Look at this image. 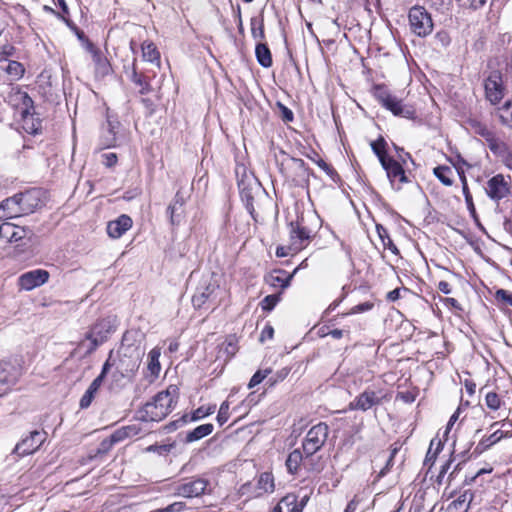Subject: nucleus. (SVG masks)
I'll return each mask as SVG.
<instances>
[{
  "instance_id": "15",
  "label": "nucleus",
  "mask_w": 512,
  "mask_h": 512,
  "mask_svg": "<svg viewBox=\"0 0 512 512\" xmlns=\"http://www.w3.org/2000/svg\"><path fill=\"white\" fill-rule=\"evenodd\" d=\"M381 404V398L375 391L365 390L349 404L351 410L367 411L375 405Z\"/></svg>"
},
{
  "instance_id": "10",
  "label": "nucleus",
  "mask_w": 512,
  "mask_h": 512,
  "mask_svg": "<svg viewBox=\"0 0 512 512\" xmlns=\"http://www.w3.org/2000/svg\"><path fill=\"white\" fill-rule=\"evenodd\" d=\"M45 439L46 433L44 431L34 430L15 446L13 453L20 457L32 454L43 444Z\"/></svg>"
},
{
  "instance_id": "18",
  "label": "nucleus",
  "mask_w": 512,
  "mask_h": 512,
  "mask_svg": "<svg viewBox=\"0 0 512 512\" xmlns=\"http://www.w3.org/2000/svg\"><path fill=\"white\" fill-rule=\"evenodd\" d=\"M319 450L320 443L304 440L301 452L305 459V468L308 470H314L318 466L320 462Z\"/></svg>"
},
{
  "instance_id": "51",
  "label": "nucleus",
  "mask_w": 512,
  "mask_h": 512,
  "mask_svg": "<svg viewBox=\"0 0 512 512\" xmlns=\"http://www.w3.org/2000/svg\"><path fill=\"white\" fill-rule=\"evenodd\" d=\"M500 425L499 430L503 433L505 438L512 437V421L503 420L492 424V428Z\"/></svg>"
},
{
  "instance_id": "21",
  "label": "nucleus",
  "mask_w": 512,
  "mask_h": 512,
  "mask_svg": "<svg viewBox=\"0 0 512 512\" xmlns=\"http://www.w3.org/2000/svg\"><path fill=\"white\" fill-rule=\"evenodd\" d=\"M26 229L21 226L14 225L10 222H4L0 225V237L7 242L16 243L26 236Z\"/></svg>"
},
{
  "instance_id": "24",
  "label": "nucleus",
  "mask_w": 512,
  "mask_h": 512,
  "mask_svg": "<svg viewBox=\"0 0 512 512\" xmlns=\"http://www.w3.org/2000/svg\"><path fill=\"white\" fill-rule=\"evenodd\" d=\"M381 165L386 171L387 177L390 179L391 183H393L396 179H398L400 183H406L408 181L402 165L392 157H389L385 161V164Z\"/></svg>"
},
{
  "instance_id": "35",
  "label": "nucleus",
  "mask_w": 512,
  "mask_h": 512,
  "mask_svg": "<svg viewBox=\"0 0 512 512\" xmlns=\"http://www.w3.org/2000/svg\"><path fill=\"white\" fill-rule=\"evenodd\" d=\"M215 410H216V405H209L207 407L201 406V407L197 408L195 411H193L191 416L184 415L182 417V421L185 423L190 422V421H198L200 419L205 418L206 416L213 414L215 412Z\"/></svg>"
},
{
  "instance_id": "34",
  "label": "nucleus",
  "mask_w": 512,
  "mask_h": 512,
  "mask_svg": "<svg viewBox=\"0 0 512 512\" xmlns=\"http://www.w3.org/2000/svg\"><path fill=\"white\" fill-rule=\"evenodd\" d=\"M255 54L258 63L265 68L272 65L271 52L266 44L258 43L255 48Z\"/></svg>"
},
{
  "instance_id": "12",
  "label": "nucleus",
  "mask_w": 512,
  "mask_h": 512,
  "mask_svg": "<svg viewBox=\"0 0 512 512\" xmlns=\"http://www.w3.org/2000/svg\"><path fill=\"white\" fill-rule=\"evenodd\" d=\"M49 279V272L44 269H35L23 273L18 279L20 289L25 291L33 290L43 284Z\"/></svg>"
},
{
  "instance_id": "1",
  "label": "nucleus",
  "mask_w": 512,
  "mask_h": 512,
  "mask_svg": "<svg viewBox=\"0 0 512 512\" xmlns=\"http://www.w3.org/2000/svg\"><path fill=\"white\" fill-rule=\"evenodd\" d=\"M179 397V389L170 385L166 390L157 393L142 409V419L145 421H161L175 408Z\"/></svg>"
},
{
  "instance_id": "13",
  "label": "nucleus",
  "mask_w": 512,
  "mask_h": 512,
  "mask_svg": "<svg viewBox=\"0 0 512 512\" xmlns=\"http://www.w3.org/2000/svg\"><path fill=\"white\" fill-rule=\"evenodd\" d=\"M485 190L492 200L499 201L510 194V185L502 174H497L487 181Z\"/></svg>"
},
{
  "instance_id": "20",
  "label": "nucleus",
  "mask_w": 512,
  "mask_h": 512,
  "mask_svg": "<svg viewBox=\"0 0 512 512\" xmlns=\"http://www.w3.org/2000/svg\"><path fill=\"white\" fill-rule=\"evenodd\" d=\"M307 495H304L300 502L295 494H287L274 507L272 512H302Z\"/></svg>"
},
{
  "instance_id": "52",
  "label": "nucleus",
  "mask_w": 512,
  "mask_h": 512,
  "mask_svg": "<svg viewBox=\"0 0 512 512\" xmlns=\"http://www.w3.org/2000/svg\"><path fill=\"white\" fill-rule=\"evenodd\" d=\"M433 443H434V441H431L430 448H429V450L426 454V458H425V464L430 463L431 466L434 464V462L436 460V455L442 449V443H441V441H439L435 452H432Z\"/></svg>"
},
{
  "instance_id": "25",
  "label": "nucleus",
  "mask_w": 512,
  "mask_h": 512,
  "mask_svg": "<svg viewBox=\"0 0 512 512\" xmlns=\"http://www.w3.org/2000/svg\"><path fill=\"white\" fill-rule=\"evenodd\" d=\"M296 271L297 269H295L293 273L288 274L285 270L275 269L266 277V281L275 288L279 287L285 289L290 285V281Z\"/></svg>"
},
{
  "instance_id": "63",
  "label": "nucleus",
  "mask_w": 512,
  "mask_h": 512,
  "mask_svg": "<svg viewBox=\"0 0 512 512\" xmlns=\"http://www.w3.org/2000/svg\"><path fill=\"white\" fill-rule=\"evenodd\" d=\"M502 438H505L503 433L499 430V429H496L488 438H487V446H491L495 443H497L498 441H500Z\"/></svg>"
},
{
  "instance_id": "17",
  "label": "nucleus",
  "mask_w": 512,
  "mask_h": 512,
  "mask_svg": "<svg viewBox=\"0 0 512 512\" xmlns=\"http://www.w3.org/2000/svg\"><path fill=\"white\" fill-rule=\"evenodd\" d=\"M186 198L179 190L176 192L173 202L167 208V214L170 218V223L175 226L179 225L184 218V204Z\"/></svg>"
},
{
  "instance_id": "3",
  "label": "nucleus",
  "mask_w": 512,
  "mask_h": 512,
  "mask_svg": "<svg viewBox=\"0 0 512 512\" xmlns=\"http://www.w3.org/2000/svg\"><path fill=\"white\" fill-rule=\"evenodd\" d=\"M116 328V320L112 317L99 319L94 323L78 344V349L84 350L85 354H90L104 343L109 334Z\"/></svg>"
},
{
  "instance_id": "5",
  "label": "nucleus",
  "mask_w": 512,
  "mask_h": 512,
  "mask_svg": "<svg viewBox=\"0 0 512 512\" xmlns=\"http://www.w3.org/2000/svg\"><path fill=\"white\" fill-rule=\"evenodd\" d=\"M210 492L209 480L200 476L184 478L174 486V494L184 498H197Z\"/></svg>"
},
{
  "instance_id": "11",
  "label": "nucleus",
  "mask_w": 512,
  "mask_h": 512,
  "mask_svg": "<svg viewBox=\"0 0 512 512\" xmlns=\"http://www.w3.org/2000/svg\"><path fill=\"white\" fill-rule=\"evenodd\" d=\"M485 95L491 104L498 103L504 96L502 76L499 71H492L484 82Z\"/></svg>"
},
{
  "instance_id": "28",
  "label": "nucleus",
  "mask_w": 512,
  "mask_h": 512,
  "mask_svg": "<svg viewBox=\"0 0 512 512\" xmlns=\"http://www.w3.org/2000/svg\"><path fill=\"white\" fill-rule=\"evenodd\" d=\"M130 80L139 88V93L146 95L151 92L150 78L145 74L138 72L136 60L132 64V70L129 75Z\"/></svg>"
},
{
  "instance_id": "56",
  "label": "nucleus",
  "mask_w": 512,
  "mask_h": 512,
  "mask_svg": "<svg viewBox=\"0 0 512 512\" xmlns=\"http://www.w3.org/2000/svg\"><path fill=\"white\" fill-rule=\"evenodd\" d=\"M279 111H280V117L284 122H291L294 118L293 112L287 108L286 106L282 104H278Z\"/></svg>"
},
{
  "instance_id": "27",
  "label": "nucleus",
  "mask_w": 512,
  "mask_h": 512,
  "mask_svg": "<svg viewBox=\"0 0 512 512\" xmlns=\"http://www.w3.org/2000/svg\"><path fill=\"white\" fill-rule=\"evenodd\" d=\"M137 433H138V429L134 425L121 427V428L117 429L116 431H114L108 439H105L102 442V445L105 447H110L116 443H119V442L125 440L126 438L133 437V436L137 435Z\"/></svg>"
},
{
  "instance_id": "16",
  "label": "nucleus",
  "mask_w": 512,
  "mask_h": 512,
  "mask_svg": "<svg viewBox=\"0 0 512 512\" xmlns=\"http://www.w3.org/2000/svg\"><path fill=\"white\" fill-rule=\"evenodd\" d=\"M16 195L22 215L34 212V210L41 205L39 190H29L23 193H18Z\"/></svg>"
},
{
  "instance_id": "33",
  "label": "nucleus",
  "mask_w": 512,
  "mask_h": 512,
  "mask_svg": "<svg viewBox=\"0 0 512 512\" xmlns=\"http://www.w3.org/2000/svg\"><path fill=\"white\" fill-rule=\"evenodd\" d=\"M303 465L305 467V459L300 449L292 451L286 459V467L289 473L294 474L297 472L299 467Z\"/></svg>"
},
{
  "instance_id": "40",
  "label": "nucleus",
  "mask_w": 512,
  "mask_h": 512,
  "mask_svg": "<svg viewBox=\"0 0 512 512\" xmlns=\"http://www.w3.org/2000/svg\"><path fill=\"white\" fill-rule=\"evenodd\" d=\"M461 181H462L463 194H464L465 201H466L467 207L469 209V212H470L471 216L475 219V221L478 223V225H480V223L478 221L477 214H476L475 206L473 203L472 195L469 192L467 180L464 175L461 176Z\"/></svg>"
},
{
  "instance_id": "32",
  "label": "nucleus",
  "mask_w": 512,
  "mask_h": 512,
  "mask_svg": "<svg viewBox=\"0 0 512 512\" xmlns=\"http://www.w3.org/2000/svg\"><path fill=\"white\" fill-rule=\"evenodd\" d=\"M214 426L211 423L202 424L193 430L187 432L185 442L192 443L198 441L213 432Z\"/></svg>"
},
{
  "instance_id": "8",
  "label": "nucleus",
  "mask_w": 512,
  "mask_h": 512,
  "mask_svg": "<svg viewBox=\"0 0 512 512\" xmlns=\"http://www.w3.org/2000/svg\"><path fill=\"white\" fill-rule=\"evenodd\" d=\"M21 376V367L12 361L0 362V396L16 384Z\"/></svg>"
},
{
  "instance_id": "54",
  "label": "nucleus",
  "mask_w": 512,
  "mask_h": 512,
  "mask_svg": "<svg viewBox=\"0 0 512 512\" xmlns=\"http://www.w3.org/2000/svg\"><path fill=\"white\" fill-rule=\"evenodd\" d=\"M102 158V163L107 168H112L113 166H115L118 160L117 155L112 152L102 154Z\"/></svg>"
},
{
  "instance_id": "2",
  "label": "nucleus",
  "mask_w": 512,
  "mask_h": 512,
  "mask_svg": "<svg viewBox=\"0 0 512 512\" xmlns=\"http://www.w3.org/2000/svg\"><path fill=\"white\" fill-rule=\"evenodd\" d=\"M127 338L124 337L123 343L118 350V359L112 357L117 373L123 377H131L139 368L141 359L145 353L140 344H127Z\"/></svg>"
},
{
  "instance_id": "53",
  "label": "nucleus",
  "mask_w": 512,
  "mask_h": 512,
  "mask_svg": "<svg viewBox=\"0 0 512 512\" xmlns=\"http://www.w3.org/2000/svg\"><path fill=\"white\" fill-rule=\"evenodd\" d=\"M298 250L290 243L289 246H278L276 249L277 257H286L290 254L296 253Z\"/></svg>"
},
{
  "instance_id": "23",
  "label": "nucleus",
  "mask_w": 512,
  "mask_h": 512,
  "mask_svg": "<svg viewBox=\"0 0 512 512\" xmlns=\"http://www.w3.org/2000/svg\"><path fill=\"white\" fill-rule=\"evenodd\" d=\"M132 226V220L127 215H121L107 225V233L113 239L120 238Z\"/></svg>"
},
{
  "instance_id": "64",
  "label": "nucleus",
  "mask_w": 512,
  "mask_h": 512,
  "mask_svg": "<svg viewBox=\"0 0 512 512\" xmlns=\"http://www.w3.org/2000/svg\"><path fill=\"white\" fill-rule=\"evenodd\" d=\"M496 296L498 299L503 300L506 304L512 307V295L509 294L506 290L500 289L496 292Z\"/></svg>"
},
{
  "instance_id": "4",
  "label": "nucleus",
  "mask_w": 512,
  "mask_h": 512,
  "mask_svg": "<svg viewBox=\"0 0 512 512\" xmlns=\"http://www.w3.org/2000/svg\"><path fill=\"white\" fill-rule=\"evenodd\" d=\"M127 141V133L123 125L114 115L107 113L106 124L102 128L100 145L102 148L117 147Z\"/></svg>"
},
{
  "instance_id": "6",
  "label": "nucleus",
  "mask_w": 512,
  "mask_h": 512,
  "mask_svg": "<svg viewBox=\"0 0 512 512\" xmlns=\"http://www.w3.org/2000/svg\"><path fill=\"white\" fill-rule=\"evenodd\" d=\"M410 31L418 37H426L433 31L434 24L430 13L422 6H413L408 13Z\"/></svg>"
},
{
  "instance_id": "43",
  "label": "nucleus",
  "mask_w": 512,
  "mask_h": 512,
  "mask_svg": "<svg viewBox=\"0 0 512 512\" xmlns=\"http://www.w3.org/2000/svg\"><path fill=\"white\" fill-rule=\"evenodd\" d=\"M251 33L254 39H263L264 38V20L263 18L253 17L251 19Z\"/></svg>"
},
{
  "instance_id": "36",
  "label": "nucleus",
  "mask_w": 512,
  "mask_h": 512,
  "mask_svg": "<svg viewBox=\"0 0 512 512\" xmlns=\"http://www.w3.org/2000/svg\"><path fill=\"white\" fill-rule=\"evenodd\" d=\"M452 173V169L445 165H440L433 169V174L435 175V177L445 186H452Z\"/></svg>"
},
{
  "instance_id": "22",
  "label": "nucleus",
  "mask_w": 512,
  "mask_h": 512,
  "mask_svg": "<svg viewBox=\"0 0 512 512\" xmlns=\"http://www.w3.org/2000/svg\"><path fill=\"white\" fill-rule=\"evenodd\" d=\"M249 497H260L267 493H272L275 489L274 477L269 472H263L259 475L256 485L253 487Z\"/></svg>"
},
{
  "instance_id": "47",
  "label": "nucleus",
  "mask_w": 512,
  "mask_h": 512,
  "mask_svg": "<svg viewBox=\"0 0 512 512\" xmlns=\"http://www.w3.org/2000/svg\"><path fill=\"white\" fill-rule=\"evenodd\" d=\"M229 419V403L224 401L219 408L217 422L220 426L224 425Z\"/></svg>"
},
{
  "instance_id": "9",
  "label": "nucleus",
  "mask_w": 512,
  "mask_h": 512,
  "mask_svg": "<svg viewBox=\"0 0 512 512\" xmlns=\"http://www.w3.org/2000/svg\"><path fill=\"white\" fill-rule=\"evenodd\" d=\"M111 360H112V351L110 352L108 359L105 361V363L102 367L101 373L92 381V383L90 384V386L88 387V389L86 390L84 395L81 397L80 402H79L80 408L86 409L91 405L105 376L109 372L110 368L113 367V365H114V362H111Z\"/></svg>"
},
{
  "instance_id": "49",
  "label": "nucleus",
  "mask_w": 512,
  "mask_h": 512,
  "mask_svg": "<svg viewBox=\"0 0 512 512\" xmlns=\"http://www.w3.org/2000/svg\"><path fill=\"white\" fill-rule=\"evenodd\" d=\"M458 4L463 8H469L473 10H477L483 7L487 0H456Z\"/></svg>"
},
{
  "instance_id": "60",
  "label": "nucleus",
  "mask_w": 512,
  "mask_h": 512,
  "mask_svg": "<svg viewBox=\"0 0 512 512\" xmlns=\"http://www.w3.org/2000/svg\"><path fill=\"white\" fill-rule=\"evenodd\" d=\"M289 372H290L289 369L284 368V369L278 371L275 377L269 378L268 382L272 386V385L276 384L277 382L284 380L287 377V375L289 374Z\"/></svg>"
},
{
  "instance_id": "7",
  "label": "nucleus",
  "mask_w": 512,
  "mask_h": 512,
  "mask_svg": "<svg viewBox=\"0 0 512 512\" xmlns=\"http://www.w3.org/2000/svg\"><path fill=\"white\" fill-rule=\"evenodd\" d=\"M373 94L383 107L390 110L395 116L412 118L414 110L406 106L396 96L392 95L385 86L376 85Z\"/></svg>"
},
{
  "instance_id": "58",
  "label": "nucleus",
  "mask_w": 512,
  "mask_h": 512,
  "mask_svg": "<svg viewBox=\"0 0 512 512\" xmlns=\"http://www.w3.org/2000/svg\"><path fill=\"white\" fill-rule=\"evenodd\" d=\"M186 509V504L184 502H174L168 505L165 508H162L163 512H182Z\"/></svg>"
},
{
  "instance_id": "14",
  "label": "nucleus",
  "mask_w": 512,
  "mask_h": 512,
  "mask_svg": "<svg viewBox=\"0 0 512 512\" xmlns=\"http://www.w3.org/2000/svg\"><path fill=\"white\" fill-rule=\"evenodd\" d=\"M290 242L298 251L303 249L311 238V231L300 225V223L291 222L289 224Z\"/></svg>"
},
{
  "instance_id": "42",
  "label": "nucleus",
  "mask_w": 512,
  "mask_h": 512,
  "mask_svg": "<svg viewBox=\"0 0 512 512\" xmlns=\"http://www.w3.org/2000/svg\"><path fill=\"white\" fill-rule=\"evenodd\" d=\"M489 149L498 155H503L507 152L508 148L506 144L495 137V134L489 138L487 141Z\"/></svg>"
},
{
  "instance_id": "44",
  "label": "nucleus",
  "mask_w": 512,
  "mask_h": 512,
  "mask_svg": "<svg viewBox=\"0 0 512 512\" xmlns=\"http://www.w3.org/2000/svg\"><path fill=\"white\" fill-rule=\"evenodd\" d=\"M238 350L237 341L234 337H229L222 344L220 351L223 352L227 358H231Z\"/></svg>"
},
{
  "instance_id": "38",
  "label": "nucleus",
  "mask_w": 512,
  "mask_h": 512,
  "mask_svg": "<svg viewBox=\"0 0 512 512\" xmlns=\"http://www.w3.org/2000/svg\"><path fill=\"white\" fill-rule=\"evenodd\" d=\"M497 116L502 125L512 128V102L507 101L503 106L498 108Z\"/></svg>"
},
{
  "instance_id": "59",
  "label": "nucleus",
  "mask_w": 512,
  "mask_h": 512,
  "mask_svg": "<svg viewBox=\"0 0 512 512\" xmlns=\"http://www.w3.org/2000/svg\"><path fill=\"white\" fill-rule=\"evenodd\" d=\"M435 40L441 44V46L446 47L450 44V36L446 31H440L435 35Z\"/></svg>"
},
{
  "instance_id": "31",
  "label": "nucleus",
  "mask_w": 512,
  "mask_h": 512,
  "mask_svg": "<svg viewBox=\"0 0 512 512\" xmlns=\"http://www.w3.org/2000/svg\"><path fill=\"white\" fill-rule=\"evenodd\" d=\"M142 57L145 61L160 67V52L154 43L145 41L142 46Z\"/></svg>"
},
{
  "instance_id": "48",
  "label": "nucleus",
  "mask_w": 512,
  "mask_h": 512,
  "mask_svg": "<svg viewBox=\"0 0 512 512\" xmlns=\"http://www.w3.org/2000/svg\"><path fill=\"white\" fill-rule=\"evenodd\" d=\"M485 402H486V405L492 409V410H497L499 409L500 407V404H501V400L498 396L497 393L495 392H489L487 393L486 397H485Z\"/></svg>"
},
{
  "instance_id": "26",
  "label": "nucleus",
  "mask_w": 512,
  "mask_h": 512,
  "mask_svg": "<svg viewBox=\"0 0 512 512\" xmlns=\"http://www.w3.org/2000/svg\"><path fill=\"white\" fill-rule=\"evenodd\" d=\"M161 356V349L158 347H154L148 354V363H147V374L146 377L150 382H153L158 378L161 371V364L159 358Z\"/></svg>"
},
{
  "instance_id": "55",
  "label": "nucleus",
  "mask_w": 512,
  "mask_h": 512,
  "mask_svg": "<svg viewBox=\"0 0 512 512\" xmlns=\"http://www.w3.org/2000/svg\"><path fill=\"white\" fill-rule=\"evenodd\" d=\"M322 171H324L331 178V180L334 183H337L340 180L338 173L333 169V167H331L330 165L325 163L323 160H322Z\"/></svg>"
},
{
  "instance_id": "62",
  "label": "nucleus",
  "mask_w": 512,
  "mask_h": 512,
  "mask_svg": "<svg viewBox=\"0 0 512 512\" xmlns=\"http://www.w3.org/2000/svg\"><path fill=\"white\" fill-rule=\"evenodd\" d=\"M278 301V297L276 295H268L263 300V309L271 310L274 308Z\"/></svg>"
},
{
  "instance_id": "29",
  "label": "nucleus",
  "mask_w": 512,
  "mask_h": 512,
  "mask_svg": "<svg viewBox=\"0 0 512 512\" xmlns=\"http://www.w3.org/2000/svg\"><path fill=\"white\" fill-rule=\"evenodd\" d=\"M215 292L214 285H205L199 287L192 297V304L195 308L200 309L211 298Z\"/></svg>"
},
{
  "instance_id": "57",
  "label": "nucleus",
  "mask_w": 512,
  "mask_h": 512,
  "mask_svg": "<svg viewBox=\"0 0 512 512\" xmlns=\"http://www.w3.org/2000/svg\"><path fill=\"white\" fill-rule=\"evenodd\" d=\"M319 434H320V424L314 425L307 433V436L305 440L308 441H315L316 443H320L319 441Z\"/></svg>"
},
{
  "instance_id": "30",
  "label": "nucleus",
  "mask_w": 512,
  "mask_h": 512,
  "mask_svg": "<svg viewBox=\"0 0 512 512\" xmlns=\"http://www.w3.org/2000/svg\"><path fill=\"white\" fill-rule=\"evenodd\" d=\"M1 209L4 210L5 215L8 219L22 216L20 205H18L17 195L7 198L0 202Z\"/></svg>"
},
{
  "instance_id": "50",
  "label": "nucleus",
  "mask_w": 512,
  "mask_h": 512,
  "mask_svg": "<svg viewBox=\"0 0 512 512\" xmlns=\"http://www.w3.org/2000/svg\"><path fill=\"white\" fill-rule=\"evenodd\" d=\"M473 127L475 129V133L483 137L486 141L494 135L493 131L480 122L473 123Z\"/></svg>"
},
{
  "instance_id": "19",
  "label": "nucleus",
  "mask_w": 512,
  "mask_h": 512,
  "mask_svg": "<svg viewBox=\"0 0 512 512\" xmlns=\"http://www.w3.org/2000/svg\"><path fill=\"white\" fill-rule=\"evenodd\" d=\"M15 97L17 100L21 101L23 105L21 114L24 121V128L30 133H37L38 129L40 128L39 122L37 123V125L32 123L31 127L28 126V121L30 117H32L30 109H33V100L26 92L22 91H18L15 94Z\"/></svg>"
},
{
  "instance_id": "37",
  "label": "nucleus",
  "mask_w": 512,
  "mask_h": 512,
  "mask_svg": "<svg viewBox=\"0 0 512 512\" xmlns=\"http://www.w3.org/2000/svg\"><path fill=\"white\" fill-rule=\"evenodd\" d=\"M386 147L387 142L382 136H380L376 141L371 142V148L381 164H385V161L389 158Z\"/></svg>"
},
{
  "instance_id": "61",
  "label": "nucleus",
  "mask_w": 512,
  "mask_h": 512,
  "mask_svg": "<svg viewBox=\"0 0 512 512\" xmlns=\"http://www.w3.org/2000/svg\"><path fill=\"white\" fill-rule=\"evenodd\" d=\"M274 335V328L271 325H266L260 335L259 340L261 342H265L266 340H271Z\"/></svg>"
},
{
  "instance_id": "39",
  "label": "nucleus",
  "mask_w": 512,
  "mask_h": 512,
  "mask_svg": "<svg viewBox=\"0 0 512 512\" xmlns=\"http://www.w3.org/2000/svg\"><path fill=\"white\" fill-rule=\"evenodd\" d=\"M93 61L96 66V73L102 76L107 75L110 71V64L98 50H93Z\"/></svg>"
},
{
  "instance_id": "46",
  "label": "nucleus",
  "mask_w": 512,
  "mask_h": 512,
  "mask_svg": "<svg viewBox=\"0 0 512 512\" xmlns=\"http://www.w3.org/2000/svg\"><path fill=\"white\" fill-rule=\"evenodd\" d=\"M271 372H272L271 368H266L263 370L260 369V370L256 371L248 383V388L252 389L255 386L259 385L268 375L271 374Z\"/></svg>"
},
{
  "instance_id": "45",
  "label": "nucleus",
  "mask_w": 512,
  "mask_h": 512,
  "mask_svg": "<svg viewBox=\"0 0 512 512\" xmlns=\"http://www.w3.org/2000/svg\"><path fill=\"white\" fill-rule=\"evenodd\" d=\"M5 71L14 77L15 79H19L24 74V67L23 65L18 61H9L7 64Z\"/></svg>"
},
{
  "instance_id": "41",
  "label": "nucleus",
  "mask_w": 512,
  "mask_h": 512,
  "mask_svg": "<svg viewBox=\"0 0 512 512\" xmlns=\"http://www.w3.org/2000/svg\"><path fill=\"white\" fill-rule=\"evenodd\" d=\"M376 229L384 247L389 249L392 253L398 254L399 250L390 238L388 231L382 225H377Z\"/></svg>"
}]
</instances>
